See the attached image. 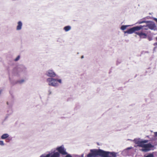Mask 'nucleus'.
I'll use <instances>...</instances> for the list:
<instances>
[{
    "instance_id": "nucleus-17",
    "label": "nucleus",
    "mask_w": 157,
    "mask_h": 157,
    "mask_svg": "<svg viewBox=\"0 0 157 157\" xmlns=\"http://www.w3.org/2000/svg\"><path fill=\"white\" fill-rule=\"evenodd\" d=\"M50 155L49 154H48L47 155L45 156H41V157H50Z\"/></svg>"
},
{
    "instance_id": "nucleus-25",
    "label": "nucleus",
    "mask_w": 157,
    "mask_h": 157,
    "mask_svg": "<svg viewBox=\"0 0 157 157\" xmlns=\"http://www.w3.org/2000/svg\"><path fill=\"white\" fill-rule=\"evenodd\" d=\"M155 21L157 22V19H155Z\"/></svg>"
},
{
    "instance_id": "nucleus-27",
    "label": "nucleus",
    "mask_w": 157,
    "mask_h": 157,
    "mask_svg": "<svg viewBox=\"0 0 157 157\" xmlns=\"http://www.w3.org/2000/svg\"><path fill=\"white\" fill-rule=\"evenodd\" d=\"M7 104H8V102H7Z\"/></svg>"
},
{
    "instance_id": "nucleus-7",
    "label": "nucleus",
    "mask_w": 157,
    "mask_h": 157,
    "mask_svg": "<svg viewBox=\"0 0 157 157\" xmlns=\"http://www.w3.org/2000/svg\"><path fill=\"white\" fill-rule=\"evenodd\" d=\"M136 34L138 35L140 37L143 38H145L147 37V34L145 33H144L142 32L139 33L136 32Z\"/></svg>"
},
{
    "instance_id": "nucleus-20",
    "label": "nucleus",
    "mask_w": 157,
    "mask_h": 157,
    "mask_svg": "<svg viewBox=\"0 0 157 157\" xmlns=\"http://www.w3.org/2000/svg\"><path fill=\"white\" fill-rule=\"evenodd\" d=\"M65 157H72L70 155H67Z\"/></svg>"
},
{
    "instance_id": "nucleus-12",
    "label": "nucleus",
    "mask_w": 157,
    "mask_h": 157,
    "mask_svg": "<svg viewBox=\"0 0 157 157\" xmlns=\"http://www.w3.org/2000/svg\"><path fill=\"white\" fill-rule=\"evenodd\" d=\"M9 136V135L7 134H3L1 136L2 139H5Z\"/></svg>"
},
{
    "instance_id": "nucleus-3",
    "label": "nucleus",
    "mask_w": 157,
    "mask_h": 157,
    "mask_svg": "<svg viewBox=\"0 0 157 157\" xmlns=\"http://www.w3.org/2000/svg\"><path fill=\"white\" fill-rule=\"evenodd\" d=\"M91 153H90L87 155V157H94L97 155L102 156V155L105 156L104 154V151L101 149H91L90 151Z\"/></svg>"
},
{
    "instance_id": "nucleus-16",
    "label": "nucleus",
    "mask_w": 157,
    "mask_h": 157,
    "mask_svg": "<svg viewBox=\"0 0 157 157\" xmlns=\"http://www.w3.org/2000/svg\"><path fill=\"white\" fill-rule=\"evenodd\" d=\"M153 155L152 154H150L149 155H148L147 156H146L145 157H153Z\"/></svg>"
},
{
    "instance_id": "nucleus-19",
    "label": "nucleus",
    "mask_w": 157,
    "mask_h": 157,
    "mask_svg": "<svg viewBox=\"0 0 157 157\" xmlns=\"http://www.w3.org/2000/svg\"><path fill=\"white\" fill-rule=\"evenodd\" d=\"M24 81V80H22L20 81H19V82L21 83H22Z\"/></svg>"
},
{
    "instance_id": "nucleus-10",
    "label": "nucleus",
    "mask_w": 157,
    "mask_h": 157,
    "mask_svg": "<svg viewBox=\"0 0 157 157\" xmlns=\"http://www.w3.org/2000/svg\"><path fill=\"white\" fill-rule=\"evenodd\" d=\"M59 153L57 152L54 153L50 157H59Z\"/></svg>"
},
{
    "instance_id": "nucleus-6",
    "label": "nucleus",
    "mask_w": 157,
    "mask_h": 157,
    "mask_svg": "<svg viewBox=\"0 0 157 157\" xmlns=\"http://www.w3.org/2000/svg\"><path fill=\"white\" fill-rule=\"evenodd\" d=\"M47 75L49 77H54L56 76V74L52 70H49L47 72Z\"/></svg>"
},
{
    "instance_id": "nucleus-26",
    "label": "nucleus",
    "mask_w": 157,
    "mask_h": 157,
    "mask_svg": "<svg viewBox=\"0 0 157 157\" xmlns=\"http://www.w3.org/2000/svg\"><path fill=\"white\" fill-rule=\"evenodd\" d=\"M156 40H157V37L156 38Z\"/></svg>"
},
{
    "instance_id": "nucleus-2",
    "label": "nucleus",
    "mask_w": 157,
    "mask_h": 157,
    "mask_svg": "<svg viewBox=\"0 0 157 157\" xmlns=\"http://www.w3.org/2000/svg\"><path fill=\"white\" fill-rule=\"evenodd\" d=\"M141 29L143 30H147L148 29L147 25H140V26H137L132 28L128 30L124 31L125 33H127L128 34H132L136 31H138Z\"/></svg>"
},
{
    "instance_id": "nucleus-1",
    "label": "nucleus",
    "mask_w": 157,
    "mask_h": 157,
    "mask_svg": "<svg viewBox=\"0 0 157 157\" xmlns=\"http://www.w3.org/2000/svg\"><path fill=\"white\" fill-rule=\"evenodd\" d=\"M147 140H145L141 141L138 140L136 141V144L138 145V146L141 147L143 148L142 149V151L146 152L149 151L150 148L152 147L153 146L150 143L145 144L148 142Z\"/></svg>"
},
{
    "instance_id": "nucleus-9",
    "label": "nucleus",
    "mask_w": 157,
    "mask_h": 157,
    "mask_svg": "<svg viewBox=\"0 0 157 157\" xmlns=\"http://www.w3.org/2000/svg\"><path fill=\"white\" fill-rule=\"evenodd\" d=\"M147 26L148 29H149L151 30L153 29L155 27V25L154 24H149L147 25Z\"/></svg>"
},
{
    "instance_id": "nucleus-8",
    "label": "nucleus",
    "mask_w": 157,
    "mask_h": 157,
    "mask_svg": "<svg viewBox=\"0 0 157 157\" xmlns=\"http://www.w3.org/2000/svg\"><path fill=\"white\" fill-rule=\"evenodd\" d=\"M22 26V23L21 21H19L18 22V25L17 27V30H20L21 29Z\"/></svg>"
},
{
    "instance_id": "nucleus-14",
    "label": "nucleus",
    "mask_w": 157,
    "mask_h": 157,
    "mask_svg": "<svg viewBox=\"0 0 157 157\" xmlns=\"http://www.w3.org/2000/svg\"><path fill=\"white\" fill-rule=\"evenodd\" d=\"M128 26V25H122L121 26V30H124L126 29L127 27Z\"/></svg>"
},
{
    "instance_id": "nucleus-4",
    "label": "nucleus",
    "mask_w": 157,
    "mask_h": 157,
    "mask_svg": "<svg viewBox=\"0 0 157 157\" xmlns=\"http://www.w3.org/2000/svg\"><path fill=\"white\" fill-rule=\"evenodd\" d=\"M47 81L48 82L49 85L56 86L57 85V81L56 79H54L52 78H49L47 79Z\"/></svg>"
},
{
    "instance_id": "nucleus-18",
    "label": "nucleus",
    "mask_w": 157,
    "mask_h": 157,
    "mask_svg": "<svg viewBox=\"0 0 157 157\" xmlns=\"http://www.w3.org/2000/svg\"><path fill=\"white\" fill-rule=\"evenodd\" d=\"M0 145H4V143L3 141H0Z\"/></svg>"
},
{
    "instance_id": "nucleus-11",
    "label": "nucleus",
    "mask_w": 157,
    "mask_h": 157,
    "mask_svg": "<svg viewBox=\"0 0 157 157\" xmlns=\"http://www.w3.org/2000/svg\"><path fill=\"white\" fill-rule=\"evenodd\" d=\"M63 29L66 32H67L70 30L71 27L70 26H65Z\"/></svg>"
},
{
    "instance_id": "nucleus-24",
    "label": "nucleus",
    "mask_w": 157,
    "mask_h": 157,
    "mask_svg": "<svg viewBox=\"0 0 157 157\" xmlns=\"http://www.w3.org/2000/svg\"><path fill=\"white\" fill-rule=\"evenodd\" d=\"M83 58V56H81V58Z\"/></svg>"
},
{
    "instance_id": "nucleus-5",
    "label": "nucleus",
    "mask_w": 157,
    "mask_h": 157,
    "mask_svg": "<svg viewBox=\"0 0 157 157\" xmlns=\"http://www.w3.org/2000/svg\"><path fill=\"white\" fill-rule=\"evenodd\" d=\"M56 150L58 151L59 153L61 154L65 155L67 154V153L66 151L64 148L62 146H60L57 147Z\"/></svg>"
},
{
    "instance_id": "nucleus-23",
    "label": "nucleus",
    "mask_w": 157,
    "mask_h": 157,
    "mask_svg": "<svg viewBox=\"0 0 157 157\" xmlns=\"http://www.w3.org/2000/svg\"><path fill=\"white\" fill-rule=\"evenodd\" d=\"M155 134L156 136H157V132L155 133Z\"/></svg>"
},
{
    "instance_id": "nucleus-13",
    "label": "nucleus",
    "mask_w": 157,
    "mask_h": 157,
    "mask_svg": "<svg viewBox=\"0 0 157 157\" xmlns=\"http://www.w3.org/2000/svg\"><path fill=\"white\" fill-rule=\"evenodd\" d=\"M104 153H105L104 154L105 155V156L102 155V157H111L109 155V152L104 151Z\"/></svg>"
},
{
    "instance_id": "nucleus-15",
    "label": "nucleus",
    "mask_w": 157,
    "mask_h": 157,
    "mask_svg": "<svg viewBox=\"0 0 157 157\" xmlns=\"http://www.w3.org/2000/svg\"><path fill=\"white\" fill-rule=\"evenodd\" d=\"M20 58V56H17V57L14 60L15 61H17Z\"/></svg>"
},
{
    "instance_id": "nucleus-22",
    "label": "nucleus",
    "mask_w": 157,
    "mask_h": 157,
    "mask_svg": "<svg viewBox=\"0 0 157 157\" xmlns=\"http://www.w3.org/2000/svg\"><path fill=\"white\" fill-rule=\"evenodd\" d=\"M145 22V21H142L141 22H139V23L140 24H141L142 23L144 22Z\"/></svg>"
},
{
    "instance_id": "nucleus-21",
    "label": "nucleus",
    "mask_w": 157,
    "mask_h": 157,
    "mask_svg": "<svg viewBox=\"0 0 157 157\" xmlns=\"http://www.w3.org/2000/svg\"><path fill=\"white\" fill-rule=\"evenodd\" d=\"M57 82H59L60 83H61V79L57 80Z\"/></svg>"
}]
</instances>
